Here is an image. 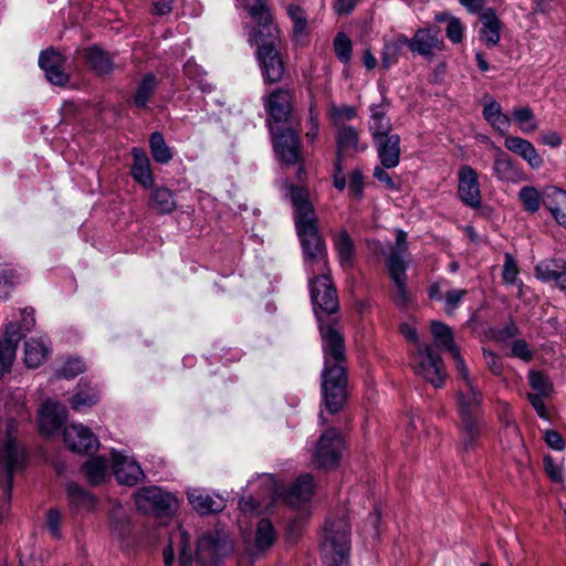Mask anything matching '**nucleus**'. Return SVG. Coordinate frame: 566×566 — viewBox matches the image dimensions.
<instances>
[{"label": "nucleus", "instance_id": "nucleus-1", "mask_svg": "<svg viewBox=\"0 0 566 566\" xmlns=\"http://www.w3.org/2000/svg\"><path fill=\"white\" fill-rule=\"evenodd\" d=\"M290 200L294 208V223L302 248L304 265L308 274V290L313 313L318 317V292L316 289L315 265L318 256V220L306 188L287 185Z\"/></svg>", "mask_w": 566, "mask_h": 566}, {"label": "nucleus", "instance_id": "nucleus-2", "mask_svg": "<svg viewBox=\"0 0 566 566\" xmlns=\"http://www.w3.org/2000/svg\"><path fill=\"white\" fill-rule=\"evenodd\" d=\"M350 527L343 515L337 520H326L321 558L325 566H350Z\"/></svg>", "mask_w": 566, "mask_h": 566}, {"label": "nucleus", "instance_id": "nucleus-3", "mask_svg": "<svg viewBox=\"0 0 566 566\" xmlns=\"http://www.w3.org/2000/svg\"><path fill=\"white\" fill-rule=\"evenodd\" d=\"M273 36L261 31H252L249 34V42L258 45L255 57L261 70L263 81L272 84L277 83L282 80L285 65L282 60L281 53L277 50L280 43L279 29L275 25V32Z\"/></svg>", "mask_w": 566, "mask_h": 566}, {"label": "nucleus", "instance_id": "nucleus-4", "mask_svg": "<svg viewBox=\"0 0 566 566\" xmlns=\"http://www.w3.org/2000/svg\"><path fill=\"white\" fill-rule=\"evenodd\" d=\"M321 352L324 368H347L345 331L339 317H321Z\"/></svg>", "mask_w": 566, "mask_h": 566}, {"label": "nucleus", "instance_id": "nucleus-5", "mask_svg": "<svg viewBox=\"0 0 566 566\" xmlns=\"http://www.w3.org/2000/svg\"><path fill=\"white\" fill-rule=\"evenodd\" d=\"M260 480L265 488L264 495L273 502L280 501L292 507L306 503L314 490V479L310 474L300 475L290 488L279 485L271 474H262Z\"/></svg>", "mask_w": 566, "mask_h": 566}, {"label": "nucleus", "instance_id": "nucleus-6", "mask_svg": "<svg viewBox=\"0 0 566 566\" xmlns=\"http://www.w3.org/2000/svg\"><path fill=\"white\" fill-rule=\"evenodd\" d=\"M321 396L326 410L339 412L348 397L347 368L334 367L321 370Z\"/></svg>", "mask_w": 566, "mask_h": 566}, {"label": "nucleus", "instance_id": "nucleus-7", "mask_svg": "<svg viewBox=\"0 0 566 566\" xmlns=\"http://www.w3.org/2000/svg\"><path fill=\"white\" fill-rule=\"evenodd\" d=\"M27 462V452L17 439H6L0 447V491L6 504H9L11 499L13 474L23 470Z\"/></svg>", "mask_w": 566, "mask_h": 566}, {"label": "nucleus", "instance_id": "nucleus-8", "mask_svg": "<svg viewBox=\"0 0 566 566\" xmlns=\"http://www.w3.org/2000/svg\"><path fill=\"white\" fill-rule=\"evenodd\" d=\"M135 505L138 511L157 516L172 515L177 507V499L158 486H144L135 493Z\"/></svg>", "mask_w": 566, "mask_h": 566}, {"label": "nucleus", "instance_id": "nucleus-9", "mask_svg": "<svg viewBox=\"0 0 566 566\" xmlns=\"http://www.w3.org/2000/svg\"><path fill=\"white\" fill-rule=\"evenodd\" d=\"M411 365L416 374L423 377L427 381L431 382L434 387H441L444 384V368L443 363L432 346L418 345L411 358Z\"/></svg>", "mask_w": 566, "mask_h": 566}, {"label": "nucleus", "instance_id": "nucleus-10", "mask_svg": "<svg viewBox=\"0 0 566 566\" xmlns=\"http://www.w3.org/2000/svg\"><path fill=\"white\" fill-rule=\"evenodd\" d=\"M460 377L461 385L459 386L457 405L461 420L463 419H479V413L482 403V395L474 385V380L470 377L467 365L462 368H457Z\"/></svg>", "mask_w": 566, "mask_h": 566}, {"label": "nucleus", "instance_id": "nucleus-11", "mask_svg": "<svg viewBox=\"0 0 566 566\" xmlns=\"http://www.w3.org/2000/svg\"><path fill=\"white\" fill-rule=\"evenodd\" d=\"M346 450L342 433L329 428L321 434V471L333 472L338 469Z\"/></svg>", "mask_w": 566, "mask_h": 566}, {"label": "nucleus", "instance_id": "nucleus-12", "mask_svg": "<svg viewBox=\"0 0 566 566\" xmlns=\"http://www.w3.org/2000/svg\"><path fill=\"white\" fill-rule=\"evenodd\" d=\"M232 549V544L218 532L203 534L197 544L196 558L201 566H212Z\"/></svg>", "mask_w": 566, "mask_h": 566}, {"label": "nucleus", "instance_id": "nucleus-13", "mask_svg": "<svg viewBox=\"0 0 566 566\" xmlns=\"http://www.w3.org/2000/svg\"><path fill=\"white\" fill-rule=\"evenodd\" d=\"M273 148L277 158L286 165H294L300 158V140L292 127L270 126Z\"/></svg>", "mask_w": 566, "mask_h": 566}, {"label": "nucleus", "instance_id": "nucleus-14", "mask_svg": "<svg viewBox=\"0 0 566 566\" xmlns=\"http://www.w3.org/2000/svg\"><path fill=\"white\" fill-rule=\"evenodd\" d=\"M411 52L432 59L433 55L444 49L443 39L440 36V29L437 25L421 28L409 39Z\"/></svg>", "mask_w": 566, "mask_h": 566}, {"label": "nucleus", "instance_id": "nucleus-15", "mask_svg": "<svg viewBox=\"0 0 566 566\" xmlns=\"http://www.w3.org/2000/svg\"><path fill=\"white\" fill-rule=\"evenodd\" d=\"M63 440L67 448L76 453L95 452L99 442L92 430L83 424H70L64 428Z\"/></svg>", "mask_w": 566, "mask_h": 566}, {"label": "nucleus", "instance_id": "nucleus-16", "mask_svg": "<svg viewBox=\"0 0 566 566\" xmlns=\"http://www.w3.org/2000/svg\"><path fill=\"white\" fill-rule=\"evenodd\" d=\"M458 195L461 201L471 208L481 206L478 174L468 165L461 166L458 170Z\"/></svg>", "mask_w": 566, "mask_h": 566}, {"label": "nucleus", "instance_id": "nucleus-17", "mask_svg": "<svg viewBox=\"0 0 566 566\" xmlns=\"http://www.w3.org/2000/svg\"><path fill=\"white\" fill-rule=\"evenodd\" d=\"M112 461L113 473L118 483L133 486L144 479V471L134 458L113 450Z\"/></svg>", "mask_w": 566, "mask_h": 566}, {"label": "nucleus", "instance_id": "nucleus-18", "mask_svg": "<svg viewBox=\"0 0 566 566\" xmlns=\"http://www.w3.org/2000/svg\"><path fill=\"white\" fill-rule=\"evenodd\" d=\"M336 159L353 157L367 149V144L360 142L359 132L354 126H340L335 134Z\"/></svg>", "mask_w": 566, "mask_h": 566}, {"label": "nucleus", "instance_id": "nucleus-19", "mask_svg": "<svg viewBox=\"0 0 566 566\" xmlns=\"http://www.w3.org/2000/svg\"><path fill=\"white\" fill-rule=\"evenodd\" d=\"M67 417V410L64 405L46 400L39 411V428L45 436L56 433L64 424Z\"/></svg>", "mask_w": 566, "mask_h": 566}, {"label": "nucleus", "instance_id": "nucleus-20", "mask_svg": "<svg viewBox=\"0 0 566 566\" xmlns=\"http://www.w3.org/2000/svg\"><path fill=\"white\" fill-rule=\"evenodd\" d=\"M64 59L54 49H46L39 56V66L43 70L46 80L59 86L69 82V75L63 69Z\"/></svg>", "mask_w": 566, "mask_h": 566}, {"label": "nucleus", "instance_id": "nucleus-21", "mask_svg": "<svg viewBox=\"0 0 566 566\" xmlns=\"http://www.w3.org/2000/svg\"><path fill=\"white\" fill-rule=\"evenodd\" d=\"M535 276L544 283L554 282L555 285L566 293V260L545 259L535 266Z\"/></svg>", "mask_w": 566, "mask_h": 566}, {"label": "nucleus", "instance_id": "nucleus-22", "mask_svg": "<svg viewBox=\"0 0 566 566\" xmlns=\"http://www.w3.org/2000/svg\"><path fill=\"white\" fill-rule=\"evenodd\" d=\"M292 95L289 90H274L265 99L264 107L269 116L280 126L287 122L292 112Z\"/></svg>", "mask_w": 566, "mask_h": 566}, {"label": "nucleus", "instance_id": "nucleus-23", "mask_svg": "<svg viewBox=\"0 0 566 566\" xmlns=\"http://www.w3.org/2000/svg\"><path fill=\"white\" fill-rule=\"evenodd\" d=\"M381 166L391 169L400 161V137L397 134H385L373 137Z\"/></svg>", "mask_w": 566, "mask_h": 566}, {"label": "nucleus", "instance_id": "nucleus-24", "mask_svg": "<svg viewBox=\"0 0 566 566\" xmlns=\"http://www.w3.org/2000/svg\"><path fill=\"white\" fill-rule=\"evenodd\" d=\"M235 2L238 7L248 10L249 14L256 23L253 31L264 32V30H266V34L273 36V32H275V24L273 23L272 14L263 0H235Z\"/></svg>", "mask_w": 566, "mask_h": 566}, {"label": "nucleus", "instance_id": "nucleus-25", "mask_svg": "<svg viewBox=\"0 0 566 566\" xmlns=\"http://www.w3.org/2000/svg\"><path fill=\"white\" fill-rule=\"evenodd\" d=\"M321 317L328 319L329 317H339V298L336 286L332 282V277L328 272H324L321 268Z\"/></svg>", "mask_w": 566, "mask_h": 566}, {"label": "nucleus", "instance_id": "nucleus-26", "mask_svg": "<svg viewBox=\"0 0 566 566\" xmlns=\"http://www.w3.org/2000/svg\"><path fill=\"white\" fill-rule=\"evenodd\" d=\"M188 501L201 515L221 512L226 506V501L218 494H210L202 489H192L187 492Z\"/></svg>", "mask_w": 566, "mask_h": 566}, {"label": "nucleus", "instance_id": "nucleus-27", "mask_svg": "<svg viewBox=\"0 0 566 566\" xmlns=\"http://www.w3.org/2000/svg\"><path fill=\"white\" fill-rule=\"evenodd\" d=\"M431 334L438 346L448 350L451 357L454 360L455 368H462L464 359L460 354V348L454 343L453 332L452 329L442 322H432L431 323Z\"/></svg>", "mask_w": 566, "mask_h": 566}, {"label": "nucleus", "instance_id": "nucleus-28", "mask_svg": "<svg viewBox=\"0 0 566 566\" xmlns=\"http://www.w3.org/2000/svg\"><path fill=\"white\" fill-rule=\"evenodd\" d=\"M51 353V343L45 335L30 337L24 343V363L29 368L42 365Z\"/></svg>", "mask_w": 566, "mask_h": 566}, {"label": "nucleus", "instance_id": "nucleus-29", "mask_svg": "<svg viewBox=\"0 0 566 566\" xmlns=\"http://www.w3.org/2000/svg\"><path fill=\"white\" fill-rule=\"evenodd\" d=\"M20 340L21 334L15 325L8 324L3 339H0V377L10 370Z\"/></svg>", "mask_w": 566, "mask_h": 566}, {"label": "nucleus", "instance_id": "nucleus-30", "mask_svg": "<svg viewBox=\"0 0 566 566\" xmlns=\"http://www.w3.org/2000/svg\"><path fill=\"white\" fill-rule=\"evenodd\" d=\"M493 170L501 181L518 182L523 179V171L520 166L499 147L495 148Z\"/></svg>", "mask_w": 566, "mask_h": 566}, {"label": "nucleus", "instance_id": "nucleus-31", "mask_svg": "<svg viewBox=\"0 0 566 566\" xmlns=\"http://www.w3.org/2000/svg\"><path fill=\"white\" fill-rule=\"evenodd\" d=\"M133 165L130 174L136 182L142 185L144 188H150L154 186L155 178L150 167V160L146 151L142 148H133Z\"/></svg>", "mask_w": 566, "mask_h": 566}, {"label": "nucleus", "instance_id": "nucleus-32", "mask_svg": "<svg viewBox=\"0 0 566 566\" xmlns=\"http://www.w3.org/2000/svg\"><path fill=\"white\" fill-rule=\"evenodd\" d=\"M481 29L479 31L480 40L486 46H495L501 39L502 23L492 8H488L480 13Z\"/></svg>", "mask_w": 566, "mask_h": 566}, {"label": "nucleus", "instance_id": "nucleus-33", "mask_svg": "<svg viewBox=\"0 0 566 566\" xmlns=\"http://www.w3.org/2000/svg\"><path fill=\"white\" fill-rule=\"evenodd\" d=\"M388 269V273L392 282L396 286V293L394 295V301L398 306H406L409 302V294L407 291V274L406 271L408 266H403L400 261H398L395 256L390 260V268Z\"/></svg>", "mask_w": 566, "mask_h": 566}, {"label": "nucleus", "instance_id": "nucleus-34", "mask_svg": "<svg viewBox=\"0 0 566 566\" xmlns=\"http://www.w3.org/2000/svg\"><path fill=\"white\" fill-rule=\"evenodd\" d=\"M65 491L70 506L74 512H88L95 507L96 499L77 483L69 482Z\"/></svg>", "mask_w": 566, "mask_h": 566}, {"label": "nucleus", "instance_id": "nucleus-35", "mask_svg": "<svg viewBox=\"0 0 566 566\" xmlns=\"http://www.w3.org/2000/svg\"><path fill=\"white\" fill-rule=\"evenodd\" d=\"M6 406L10 413L6 424V439H10L14 438L13 433L18 429V422L14 417L20 418L21 420H28L30 419V412L25 408L23 395L21 392L12 395Z\"/></svg>", "mask_w": 566, "mask_h": 566}, {"label": "nucleus", "instance_id": "nucleus-36", "mask_svg": "<svg viewBox=\"0 0 566 566\" xmlns=\"http://www.w3.org/2000/svg\"><path fill=\"white\" fill-rule=\"evenodd\" d=\"M369 132L373 137L389 134L391 130V122L387 117L388 102L384 98L379 104H373L369 107Z\"/></svg>", "mask_w": 566, "mask_h": 566}, {"label": "nucleus", "instance_id": "nucleus-37", "mask_svg": "<svg viewBox=\"0 0 566 566\" xmlns=\"http://www.w3.org/2000/svg\"><path fill=\"white\" fill-rule=\"evenodd\" d=\"M334 248L337 252L339 264L344 270L353 266L356 250L355 243L346 230H342L334 235Z\"/></svg>", "mask_w": 566, "mask_h": 566}, {"label": "nucleus", "instance_id": "nucleus-38", "mask_svg": "<svg viewBox=\"0 0 566 566\" xmlns=\"http://www.w3.org/2000/svg\"><path fill=\"white\" fill-rule=\"evenodd\" d=\"M403 46L409 48V38L405 34H397L390 39H385L381 51V65L385 69H389L396 64Z\"/></svg>", "mask_w": 566, "mask_h": 566}, {"label": "nucleus", "instance_id": "nucleus-39", "mask_svg": "<svg viewBox=\"0 0 566 566\" xmlns=\"http://www.w3.org/2000/svg\"><path fill=\"white\" fill-rule=\"evenodd\" d=\"M158 86V78L153 73L145 74L137 84L133 102L137 108H146Z\"/></svg>", "mask_w": 566, "mask_h": 566}, {"label": "nucleus", "instance_id": "nucleus-40", "mask_svg": "<svg viewBox=\"0 0 566 566\" xmlns=\"http://www.w3.org/2000/svg\"><path fill=\"white\" fill-rule=\"evenodd\" d=\"M86 63L101 75L109 74L114 70L111 56L98 48H90L84 54Z\"/></svg>", "mask_w": 566, "mask_h": 566}, {"label": "nucleus", "instance_id": "nucleus-41", "mask_svg": "<svg viewBox=\"0 0 566 566\" xmlns=\"http://www.w3.org/2000/svg\"><path fill=\"white\" fill-rule=\"evenodd\" d=\"M149 148L153 159L160 165H167L174 158L172 149L167 145L160 132L151 133Z\"/></svg>", "mask_w": 566, "mask_h": 566}, {"label": "nucleus", "instance_id": "nucleus-42", "mask_svg": "<svg viewBox=\"0 0 566 566\" xmlns=\"http://www.w3.org/2000/svg\"><path fill=\"white\" fill-rule=\"evenodd\" d=\"M287 14L293 21V39L297 45H304L307 40V19L303 9L289 6Z\"/></svg>", "mask_w": 566, "mask_h": 566}, {"label": "nucleus", "instance_id": "nucleus-43", "mask_svg": "<svg viewBox=\"0 0 566 566\" xmlns=\"http://www.w3.org/2000/svg\"><path fill=\"white\" fill-rule=\"evenodd\" d=\"M112 534L119 539H125L130 532L129 518L120 505H115L109 513Z\"/></svg>", "mask_w": 566, "mask_h": 566}, {"label": "nucleus", "instance_id": "nucleus-44", "mask_svg": "<svg viewBox=\"0 0 566 566\" xmlns=\"http://www.w3.org/2000/svg\"><path fill=\"white\" fill-rule=\"evenodd\" d=\"M151 207L159 213H170L176 208V200L170 189L166 187H156L150 197Z\"/></svg>", "mask_w": 566, "mask_h": 566}, {"label": "nucleus", "instance_id": "nucleus-45", "mask_svg": "<svg viewBox=\"0 0 566 566\" xmlns=\"http://www.w3.org/2000/svg\"><path fill=\"white\" fill-rule=\"evenodd\" d=\"M396 258L403 266H408L410 259L408 256L407 233L402 230L396 232V244L391 247L386 255V265L390 268L391 258Z\"/></svg>", "mask_w": 566, "mask_h": 566}, {"label": "nucleus", "instance_id": "nucleus-46", "mask_svg": "<svg viewBox=\"0 0 566 566\" xmlns=\"http://www.w3.org/2000/svg\"><path fill=\"white\" fill-rule=\"evenodd\" d=\"M276 532L272 522L268 518L259 521L255 530V546L258 549H266L274 543Z\"/></svg>", "mask_w": 566, "mask_h": 566}, {"label": "nucleus", "instance_id": "nucleus-47", "mask_svg": "<svg viewBox=\"0 0 566 566\" xmlns=\"http://www.w3.org/2000/svg\"><path fill=\"white\" fill-rule=\"evenodd\" d=\"M82 470L90 483L96 485L103 482L107 472V463L103 458H94L87 460L83 464Z\"/></svg>", "mask_w": 566, "mask_h": 566}, {"label": "nucleus", "instance_id": "nucleus-48", "mask_svg": "<svg viewBox=\"0 0 566 566\" xmlns=\"http://www.w3.org/2000/svg\"><path fill=\"white\" fill-rule=\"evenodd\" d=\"M480 437L479 419H463L461 420V448L468 451L478 442Z\"/></svg>", "mask_w": 566, "mask_h": 566}, {"label": "nucleus", "instance_id": "nucleus-49", "mask_svg": "<svg viewBox=\"0 0 566 566\" xmlns=\"http://www.w3.org/2000/svg\"><path fill=\"white\" fill-rule=\"evenodd\" d=\"M326 113L332 124L337 126V128L346 126L344 123L355 118L357 115L355 107L349 105L337 106L334 103L327 107Z\"/></svg>", "mask_w": 566, "mask_h": 566}, {"label": "nucleus", "instance_id": "nucleus-50", "mask_svg": "<svg viewBox=\"0 0 566 566\" xmlns=\"http://www.w3.org/2000/svg\"><path fill=\"white\" fill-rule=\"evenodd\" d=\"M524 209L528 212H536L543 205V192H539L535 187L525 186L518 192Z\"/></svg>", "mask_w": 566, "mask_h": 566}, {"label": "nucleus", "instance_id": "nucleus-51", "mask_svg": "<svg viewBox=\"0 0 566 566\" xmlns=\"http://www.w3.org/2000/svg\"><path fill=\"white\" fill-rule=\"evenodd\" d=\"M563 202H566V191L555 186L546 187L543 190V206L549 210L552 216L562 208Z\"/></svg>", "mask_w": 566, "mask_h": 566}, {"label": "nucleus", "instance_id": "nucleus-52", "mask_svg": "<svg viewBox=\"0 0 566 566\" xmlns=\"http://www.w3.org/2000/svg\"><path fill=\"white\" fill-rule=\"evenodd\" d=\"M512 116L523 133L530 134L537 129V123L534 118V113L531 107H516L513 109Z\"/></svg>", "mask_w": 566, "mask_h": 566}, {"label": "nucleus", "instance_id": "nucleus-53", "mask_svg": "<svg viewBox=\"0 0 566 566\" xmlns=\"http://www.w3.org/2000/svg\"><path fill=\"white\" fill-rule=\"evenodd\" d=\"M333 46L337 59L343 64H348L352 60L353 43L344 32H338L333 41Z\"/></svg>", "mask_w": 566, "mask_h": 566}, {"label": "nucleus", "instance_id": "nucleus-54", "mask_svg": "<svg viewBox=\"0 0 566 566\" xmlns=\"http://www.w3.org/2000/svg\"><path fill=\"white\" fill-rule=\"evenodd\" d=\"M98 401V394L94 388L78 390L71 399V407L75 411H83Z\"/></svg>", "mask_w": 566, "mask_h": 566}, {"label": "nucleus", "instance_id": "nucleus-55", "mask_svg": "<svg viewBox=\"0 0 566 566\" xmlns=\"http://www.w3.org/2000/svg\"><path fill=\"white\" fill-rule=\"evenodd\" d=\"M528 382L532 389L536 391L534 395L549 396L553 390V384L549 378L537 370L530 371Z\"/></svg>", "mask_w": 566, "mask_h": 566}, {"label": "nucleus", "instance_id": "nucleus-56", "mask_svg": "<svg viewBox=\"0 0 566 566\" xmlns=\"http://www.w3.org/2000/svg\"><path fill=\"white\" fill-rule=\"evenodd\" d=\"M84 369V363L80 358H70L56 371V377L71 379L83 373Z\"/></svg>", "mask_w": 566, "mask_h": 566}, {"label": "nucleus", "instance_id": "nucleus-57", "mask_svg": "<svg viewBox=\"0 0 566 566\" xmlns=\"http://www.w3.org/2000/svg\"><path fill=\"white\" fill-rule=\"evenodd\" d=\"M179 566L192 565V552L190 547V537L186 531L179 532Z\"/></svg>", "mask_w": 566, "mask_h": 566}, {"label": "nucleus", "instance_id": "nucleus-58", "mask_svg": "<svg viewBox=\"0 0 566 566\" xmlns=\"http://www.w3.org/2000/svg\"><path fill=\"white\" fill-rule=\"evenodd\" d=\"M511 356L528 363L534 357V350L524 339H515L511 344Z\"/></svg>", "mask_w": 566, "mask_h": 566}, {"label": "nucleus", "instance_id": "nucleus-59", "mask_svg": "<svg viewBox=\"0 0 566 566\" xmlns=\"http://www.w3.org/2000/svg\"><path fill=\"white\" fill-rule=\"evenodd\" d=\"M502 279L506 284H516L518 281V268L514 258L506 253L504 256Z\"/></svg>", "mask_w": 566, "mask_h": 566}, {"label": "nucleus", "instance_id": "nucleus-60", "mask_svg": "<svg viewBox=\"0 0 566 566\" xmlns=\"http://www.w3.org/2000/svg\"><path fill=\"white\" fill-rule=\"evenodd\" d=\"M15 284V273L11 268L0 270V297L8 298Z\"/></svg>", "mask_w": 566, "mask_h": 566}, {"label": "nucleus", "instance_id": "nucleus-61", "mask_svg": "<svg viewBox=\"0 0 566 566\" xmlns=\"http://www.w3.org/2000/svg\"><path fill=\"white\" fill-rule=\"evenodd\" d=\"M46 528L50 532L51 536L54 538H61V524H62V515L61 512L56 509H50L46 512Z\"/></svg>", "mask_w": 566, "mask_h": 566}, {"label": "nucleus", "instance_id": "nucleus-62", "mask_svg": "<svg viewBox=\"0 0 566 566\" xmlns=\"http://www.w3.org/2000/svg\"><path fill=\"white\" fill-rule=\"evenodd\" d=\"M364 176L359 169H355L349 174L348 190L349 195L357 200L364 196Z\"/></svg>", "mask_w": 566, "mask_h": 566}, {"label": "nucleus", "instance_id": "nucleus-63", "mask_svg": "<svg viewBox=\"0 0 566 566\" xmlns=\"http://www.w3.org/2000/svg\"><path fill=\"white\" fill-rule=\"evenodd\" d=\"M467 290H449L444 296V311L448 315H452L458 308L463 297L467 295Z\"/></svg>", "mask_w": 566, "mask_h": 566}, {"label": "nucleus", "instance_id": "nucleus-64", "mask_svg": "<svg viewBox=\"0 0 566 566\" xmlns=\"http://www.w3.org/2000/svg\"><path fill=\"white\" fill-rule=\"evenodd\" d=\"M465 27L459 18H450L446 28L447 38L453 43H460L463 39Z\"/></svg>", "mask_w": 566, "mask_h": 566}]
</instances>
